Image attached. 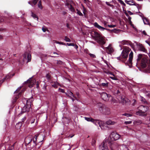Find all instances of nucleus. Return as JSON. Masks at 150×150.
<instances>
[{"instance_id":"16","label":"nucleus","mask_w":150,"mask_h":150,"mask_svg":"<svg viewBox=\"0 0 150 150\" xmlns=\"http://www.w3.org/2000/svg\"><path fill=\"white\" fill-rule=\"evenodd\" d=\"M105 49L106 52L109 54H111L114 51L111 44H110L108 47H105Z\"/></svg>"},{"instance_id":"29","label":"nucleus","mask_w":150,"mask_h":150,"mask_svg":"<svg viewBox=\"0 0 150 150\" xmlns=\"http://www.w3.org/2000/svg\"><path fill=\"white\" fill-rule=\"evenodd\" d=\"M144 23L145 24H149V19L146 18H143Z\"/></svg>"},{"instance_id":"60","label":"nucleus","mask_w":150,"mask_h":150,"mask_svg":"<svg viewBox=\"0 0 150 150\" xmlns=\"http://www.w3.org/2000/svg\"><path fill=\"white\" fill-rule=\"evenodd\" d=\"M74 48L76 49H77L78 48V45L76 44H74Z\"/></svg>"},{"instance_id":"28","label":"nucleus","mask_w":150,"mask_h":150,"mask_svg":"<svg viewBox=\"0 0 150 150\" xmlns=\"http://www.w3.org/2000/svg\"><path fill=\"white\" fill-rule=\"evenodd\" d=\"M22 125V122H17L16 125V127L17 129H20Z\"/></svg>"},{"instance_id":"51","label":"nucleus","mask_w":150,"mask_h":150,"mask_svg":"<svg viewBox=\"0 0 150 150\" xmlns=\"http://www.w3.org/2000/svg\"><path fill=\"white\" fill-rule=\"evenodd\" d=\"M146 125L149 128V129H150V122H148V124H146Z\"/></svg>"},{"instance_id":"1","label":"nucleus","mask_w":150,"mask_h":150,"mask_svg":"<svg viewBox=\"0 0 150 150\" xmlns=\"http://www.w3.org/2000/svg\"><path fill=\"white\" fill-rule=\"evenodd\" d=\"M98 106L100 112L105 115H109L110 113V109L105 105L101 103L98 104Z\"/></svg>"},{"instance_id":"23","label":"nucleus","mask_w":150,"mask_h":150,"mask_svg":"<svg viewBox=\"0 0 150 150\" xmlns=\"http://www.w3.org/2000/svg\"><path fill=\"white\" fill-rule=\"evenodd\" d=\"M39 0H32L28 2V4L31 5L32 6H34L37 3V2Z\"/></svg>"},{"instance_id":"59","label":"nucleus","mask_w":150,"mask_h":150,"mask_svg":"<svg viewBox=\"0 0 150 150\" xmlns=\"http://www.w3.org/2000/svg\"><path fill=\"white\" fill-rule=\"evenodd\" d=\"M142 33L144 35H147V34L146 32V31H145V30H144L143 32H142Z\"/></svg>"},{"instance_id":"21","label":"nucleus","mask_w":150,"mask_h":150,"mask_svg":"<svg viewBox=\"0 0 150 150\" xmlns=\"http://www.w3.org/2000/svg\"><path fill=\"white\" fill-rule=\"evenodd\" d=\"M128 54V52L125 51H124L123 50L122 53L121 57L124 59H126L127 57Z\"/></svg>"},{"instance_id":"12","label":"nucleus","mask_w":150,"mask_h":150,"mask_svg":"<svg viewBox=\"0 0 150 150\" xmlns=\"http://www.w3.org/2000/svg\"><path fill=\"white\" fill-rule=\"evenodd\" d=\"M111 150H115L117 148L118 146L116 143H112L109 141H107Z\"/></svg>"},{"instance_id":"13","label":"nucleus","mask_w":150,"mask_h":150,"mask_svg":"<svg viewBox=\"0 0 150 150\" xmlns=\"http://www.w3.org/2000/svg\"><path fill=\"white\" fill-rule=\"evenodd\" d=\"M107 143V142H106V141L105 142L104 141L101 143L99 146L100 150H105V149L109 150L108 146H106Z\"/></svg>"},{"instance_id":"27","label":"nucleus","mask_w":150,"mask_h":150,"mask_svg":"<svg viewBox=\"0 0 150 150\" xmlns=\"http://www.w3.org/2000/svg\"><path fill=\"white\" fill-rule=\"evenodd\" d=\"M51 83L53 84L52 85V87L54 88H57V86L59 84V83L57 81L52 82Z\"/></svg>"},{"instance_id":"46","label":"nucleus","mask_w":150,"mask_h":150,"mask_svg":"<svg viewBox=\"0 0 150 150\" xmlns=\"http://www.w3.org/2000/svg\"><path fill=\"white\" fill-rule=\"evenodd\" d=\"M67 45L68 46H74V44L73 43H67Z\"/></svg>"},{"instance_id":"20","label":"nucleus","mask_w":150,"mask_h":150,"mask_svg":"<svg viewBox=\"0 0 150 150\" xmlns=\"http://www.w3.org/2000/svg\"><path fill=\"white\" fill-rule=\"evenodd\" d=\"M14 75V74H8V75H6V76L5 78H4L3 79H2L1 81V82H4V80H5L6 79L7 80L8 79H9L10 78L12 77Z\"/></svg>"},{"instance_id":"64","label":"nucleus","mask_w":150,"mask_h":150,"mask_svg":"<svg viewBox=\"0 0 150 150\" xmlns=\"http://www.w3.org/2000/svg\"><path fill=\"white\" fill-rule=\"evenodd\" d=\"M64 93L66 94V95L67 96H68V97H69V96H70L69 95V93L68 94V93H65H65Z\"/></svg>"},{"instance_id":"33","label":"nucleus","mask_w":150,"mask_h":150,"mask_svg":"<svg viewBox=\"0 0 150 150\" xmlns=\"http://www.w3.org/2000/svg\"><path fill=\"white\" fill-rule=\"evenodd\" d=\"M64 40L67 42H70L71 41L70 39L67 36L64 37Z\"/></svg>"},{"instance_id":"37","label":"nucleus","mask_w":150,"mask_h":150,"mask_svg":"<svg viewBox=\"0 0 150 150\" xmlns=\"http://www.w3.org/2000/svg\"><path fill=\"white\" fill-rule=\"evenodd\" d=\"M76 11H77V13L79 16H83V14L80 11H79V10L77 9L76 10Z\"/></svg>"},{"instance_id":"15","label":"nucleus","mask_w":150,"mask_h":150,"mask_svg":"<svg viewBox=\"0 0 150 150\" xmlns=\"http://www.w3.org/2000/svg\"><path fill=\"white\" fill-rule=\"evenodd\" d=\"M33 139V137L31 136H27L25 139V144H31L32 143V140Z\"/></svg>"},{"instance_id":"32","label":"nucleus","mask_w":150,"mask_h":150,"mask_svg":"<svg viewBox=\"0 0 150 150\" xmlns=\"http://www.w3.org/2000/svg\"><path fill=\"white\" fill-rule=\"evenodd\" d=\"M15 143H14L13 145L9 146L8 148L7 149L8 150H12L14 149V146L15 144Z\"/></svg>"},{"instance_id":"9","label":"nucleus","mask_w":150,"mask_h":150,"mask_svg":"<svg viewBox=\"0 0 150 150\" xmlns=\"http://www.w3.org/2000/svg\"><path fill=\"white\" fill-rule=\"evenodd\" d=\"M101 98L104 101H108L109 100V98L112 97L109 94H108L106 93L103 92L101 94Z\"/></svg>"},{"instance_id":"56","label":"nucleus","mask_w":150,"mask_h":150,"mask_svg":"<svg viewBox=\"0 0 150 150\" xmlns=\"http://www.w3.org/2000/svg\"><path fill=\"white\" fill-rule=\"evenodd\" d=\"M125 14L127 16H129V17H128L129 20H131V17H130V16H129V15H128V14L127 13H125Z\"/></svg>"},{"instance_id":"6","label":"nucleus","mask_w":150,"mask_h":150,"mask_svg":"<svg viewBox=\"0 0 150 150\" xmlns=\"http://www.w3.org/2000/svg\"><path fill=\"white\" fill-rule=\"evenodd\" d=\"M93 25L96 28L102 30H105L108 31L110 32L111 33L114 32L115 33H117L119 31L116 28H115L113 30H111L110 29L105 28L99 25L98 24V23L97 22L94 23Z\"/></svg>"},{"instance_id":"49","label":"nucleus","mask_w":150,"mask_h":150,"mask_svg":"<svg viewBox=\"0 0 150 150\" xmlns=\"http://www.w3.org/2000/svg\"><path fill=\"white\" fill-rule=\"evenodd\" d=\"M106 3V4L108 6H110V7H112V6H113L110 4L109 2H105Z\"/></svg>"},{"instance_id":"35","label":"nucleus","mask_w":150,"mask_h":150,"mask_svg":"<svg viewBox=\"0 0 150 150\" xmlns=\"http://www.w3.org/2000/svg\"><path fill=\"white\" fill-rule=\"evenodd\" d=\"M122 115L126 116L127 117H130L132 116V114L127 113H125L124 114H123Z\"/></svg>"},{"instance_id":"34","label":"nucleus","mask_w":150,"mask_h":150,"mask_svg":"<svg viewBox=\"0 0 150 150\" xmlns=\"http://www.w3.org/2000/svg\"><path fill=\"white\" fill-rule=\"evenodd\" d=\"M32 16L34 18H37V20H38V17L33 12H32Z\"/></svg>"},{"instance_id":"57","label":"nucleus","mask_w":150,"mask_h":150,"mask_svg":"<svg viewBox=\"0 0 150 150\" xmlns=\"http://www.w3.org/2000/svg\"><path fill=\"white\" fill-rule=\"evenodd\" d=\"M107 22L106 21H104V26L105 27H106L107 26H108V25H107Z\"/></svg>"},{"instance_id":"43","label":"nucleus","mask_w":150,"mask_h":150,"mask_svg":"<svg viewBox=\"0 0 150 150\" xmlns=\"http://www.w3.org/2000/svg\"><path fill=\"white\" fill-rule=\"evenodd\" d=\"M27 116H28V115H27L26 116H24L22 119V121L21 122H24L26 119Z\"/></svg>"},{"instance_id":"61","label":"nucleus","mask_w":150,"mask_h":150,"mask_svg":"<svg viewBox=\"0 0 150 150\" xmlns=\"http://www.w3.org/2000/svg\"><path fill=\"white\" fill-rule=\"evenodd\" d=\"M42 30L44 32H45L46 30V29L43 28H42Z\"/></svg>"},{"instance_id":"42","label":"nucleus","mask_w":150,"mask_h":150,"mask_svg":"<svg viewBox=\"0 0 150 150\" xmlns=\"http://www.w3.org/2000/svg\"><path fill=\"white\" fill-rule=\"evenodd\" d=\"M55 42L59 44H61V45H65V43H64L63 42H58L57 41H55Z\"/></svg>"},{"instance_id":"54","label":"nucleus","mask_w":150,"mask_h":150,"mask_svg":"<svg viewBox=\"0 0 150 150\" xmlns=\"http://www.w3.org/2000/svg\"><path fill=\"white\" fill-rule=\"evenodd\" d=\"M117 101L115 100V99H112V103H117Z\"/></svg>"},{"instance_id":"55","label":"nucleus","mask_w":150,"mask_h":150,"mask_svg":"<svg viewBox=\"0 0 150 150\" xmlns=\"http://www.w3.org/2000/svg\"><path fill=\"white\" fill-rule=\"evenodd\" d=\"M69 98L71 99L72 100L73 102H74V100H75V99L72 96H69Z\"/></svg>"},{"instance_id":"39","label":"nucleus","mask_w":150,"mask_h":150,"mask_svg":"<svg viewBox=\"0 0 150 150\" xmlns=\"http://www.w3.org/2000/svg\"><path fill=\"white\" fill-rule=\"evenodd\" d=\"M88 52H88H86V53L88 54L91 57L93 58H95L96 57V56L95 55H94L93 54L90 53H89Z\"/></svg>"},{"instance_id":"18","label":"nucleus","mask_w":150,"mask_h":150,"mask_svg":"<svg viewBox=\"0 0 150 150\" xmlns=\"http://www.w3.org/2000/svg\"><path fill=\"white\" fill-rule=\"evenodd\" d=\"M125 2L127 4H129L130 6L134 5L137 6L138 5L136 3L135 1L132 0L128 1L127 0H125Z\"/></svg>"},{"instance_id":"8","label":"nucleus","mask_w":150,"mask_h":150,"mask_svg":"<svg viewBox=\"0 0 150 150\" xmlns=\"http://www.w3.org/2000/svg\"><path fill=\"white\" fill-rule=\"evenodd\" d=\"M32 101V100L30 99L27 100V104L26 105H25L22 109V112L21 113V114H19V115H21L23 113L25 112H28L30 108V105H28V104L29 103V105H30V104L31 103V102Z\"/></svg>"},{"instance_id":"30","label":"nucleus","mask_w":150,"mask_h":150,"mask_svg":"<svg viewBox=\"0 0 150 150\" xmlns=\"http://www.w3.org/2000/svg\"><path fill=\"white\" fill-rule=\"evenodd\" d=\"M143 58V54H139L138 56V58L137 59V62H140L141 59H142Z\"/></svg>"},{"instance_id":"62","label":"nucleus","mask_w":150,"mask_h":150,"mask_svg":"<svg viewBox=\"0 0 150 150\" xmlns=\"http://www.w3.org/2000/svg\"><path fill=\"white\" fill-rule=\"evenodd\" d=\"M128 13L130 15H132L133 14V13L130 11H128Z\"/></svg>"},{"instance_id":"4","label":"nucleus","mask_w":150,"mask_h":150,"mask_svg":"<svg viewBox=\"0 0 150 150\" xmlns=\"http://www.w3.org/2000/svg\"><path fill=\"white\" fill-rule=\"evenodd\" d=\"M35 82L36 83V88H38L39 87V85L40 82L39 81L36 82V80L34 79H32L31 78H30L25 82L24 84L27 85V86H28L29 88H31L35 84Z\"/></svg>"},{"instance_id":"53","label":"nucleus","mask_w":150,"mask_h":150,"mask_svg":"<svg viewBox=\"0 0 150 150\" xmlns=\"http://www.w3.org/2000/svg\"><path fill=\"white\" fill-rule=\"evenodd\" d=\"M65 5L68 7V6H70V5H71V4H70L69 3L67 2L65 4Z\"/></svg>"},{"instance_id":"44","label":"nucleus","mask_w":150,"mask_h":150,"mask_svg":"<svg viewBox=\"0 0 150 150\" xmlns=\"http://www.w3.org/2000/svg\"><path fill=\"white\" fill-rule=\"evenodd\" d=\"M141 101L144 103H147L146 101V100L145 99L143 98H142L141 99Z\"/></svg>"},{"instance_id":"40","label":"nucleus","mask_w":150,"mask_h":150,"mask_svg":"<svg viewBox=\"0 0 150 150\" xmlns=\"http://www.w3.org/2000/svg\"><path fill=\"white\" fill-rule=\"evenodd\" d=\"M21 88V87L19 88H18V89H17L14 92L15 94H17L20 91V90Z\"/></svg>"},{"instance_id":"45","label":"nucleus","mask_w":150,"mask_h":150,"mask_svg":"<svg viewBox=\"0 0 150 150\" xmlns=\"http://www.w3.org/2000/svg\"><path fill=\"white\" fill-rule=\"evenodd\" d=\"M68 93L69 94V95H70L71 96H72V97L74 95L73 94V93L71 91H69L68 92Z\"/></svg>"},{"instance_id":"58","label":"nucleus","mask_w":150,"mask_h":150,"mask_svg":"<svg viewBox=\"0 0 150 150\" xmlns=\"http://www.w3.org/2000/svg\"><path fill=\"white\" fill-rule=\"evenodd\" d=\"M132 101H134V102H133V103L132 104V105H135L136 102V100H135V99H133V100H132Z\"/></svg>"},{"instance_id":"22","label":"nucleus","mask_w":150,"mask_h":150,"mask_svg":"<svg viewBox=\"0 0 150 150\" xmlns=\"http://www.w3.org/2000/svg\"><path fill=\"white\" fill-rule=\"evenodd\" d=\"M121 44L123 45H129L131 46L133 45L131 41L126 40H123L121 42Z\"/></svg>"},{"instance_id":"17","label":"nucleus","mask_w":150,"mask_h":150,"mask_svg":"<svg viewBox=\"0 0 150 150\" xmlns=\"http://www.w3.org/2000/svg\"><path fill=\"white\" fill-rule=\"evenodd\" d=\"M84 119L88 121L91 122H94L95 121H98V122H103V121L99 119H95L91 117H84Z\"/></svg>"},{"instance_id":"52","label":"nucleus","mask_w":150,"mask_h":150,"mask_svg":"<svg viewBox=\"0 0 150 150\" xmlns=\"http://www.w3.org/2000/svg\"><path fill=\"white\" fill-rule=\"evenodd\" d=\"M110 78L113 80H117V79L116 77H110Z\"/></svg>"},{"instance_id":"31","label":"nucleus","mask_w":150,"mask_h":150,"mask_svg":"<svg viewBox=\"0 0 150 150\" xmlns=\"http://www.w3.org/2000/svg\"><path fill=\"white\" fill-rule=\"evenodd\" d=\"M38 6L40 9H42L43 7L42 5V2L41 0H40L39 1L38 4Z\"/></svg>"},{"instance_id":"11","label":"nucleus","mask_w":150,"mask_h":150,"mask_svg":"<svg viewBox=\"0 0 150 150\" xmlns=\"http://www.w3.org/2000/svg\"><path fill=\"white\" fill-rule=\"evenodd\" d=\"M23 61L25 62L27 59V62H28L31 61V56L30 53L25 52L23 55Z\"/></svg>"},{"instance_id":"7","label":"nucleus","mask_w":150,"mask_h":150,"mask_svg":"<svg viewBox=\"0 0 150 150\" xmlns=\"http://www.w3.org/2000/svg\"><path fill=\"white\" fill-rule=\"evenodd\" d=\"M95 124L98 125L102 129H105L107 128H109L108 125H113L115 122H94Z\"/></svg>"},{"instance_id":"19","label":"nucleus","mask_w":150,"mask_h":150,"mask_svg":"<svg viewBox=\"0 0 150 150\" xmlns=\"http://www.w3.org/2000/svg\"><path fill=\"white\" fill-rule=\"evenodd\" d=\"M139 49L141 51L146 52L147 51L146 50L144 46L142 44H139L138 45Z\"/></svg>"},{"instance_id":"63","label":"nucleus","mask_w":150,"mask_h":150,"mask_svg":"<svg viewBox=\"0 0 150 150\" xmlns=\"http://www.w3.org/2000/svg\"><path fill=\"white\" fill-rule=\"evenodd\" d=\"M4 21V19L3 18H0V23Z\"/></svg>"},{"instance_id":"24","label":"nucleus","mask_w":150,"mask_h":150,"mask_svg":"<svg viewBox=\"0 0 150 150\" xmlns=\"http://www.w3.org/2000/svg\"><path fill=\"white\" fill-rule=\"evenodd\" d=\"M147 60L145 57H143L141 60V64L144 67L146 65V63H147Z\"/></svg>"},{"instance_id":"38","label":"nucleus","mask_w":150,"mask_h":150,"mask_svg":"<svg viewBox=\"0 0 150 150\" xmlns=\"http://www.w3.org/2000/svg\"><path fill=\"white\" fill-rule=\"evenodd\" d=\"M46 77L48 80H50L51 79V75L49 73H48L46 74Z\"/></svg>"},{"instance_id":"41","label":"nucleus","mask_w":150,"mask_h":150,"mask_svg":"<svg viewBox=\"0 0 150 150\" xmlns=\"http://www.w3.org/2000/svg\"><path fill=\"white\" fill-rule=\"evenodd\" d=\"M37 137H36L35 139V140L34 139H33V141H32V143L31 144H34L33 145V146H34L35 145H36V142H35V141H36V139H37Z\"/></svg>"},{"instance_id":"5","label":"nucleus","mask_w":150,"mask_h":150,"mask_svg":"<svg viewBox=\"0 0 150 150\" xmlns=\"http://www.w3.org/2000/svg\"><path fill=\"white\" fill-rule=\"evenodd\" d=\"M94 33L95 40L98 43L102 45L105 43L104 38L100 34L96 32Z\"/></svg>"},{"instance_id":"36","label":"nucleus","mask_w":150,"mask_h":150,"mask_svg":"<svg viewBox=\"0 0 150 150\" xmlns=\"http://www.w3.org/2000/svg\"><path fill=\"white\" fill-rule=\"evenodd\" d=\"M68 8L72 11H74V9L71 5H70V6H68Z\"/></svg>"},{"instance_id":"26","label":"nucleus","mask_w":150,"mask_h":150,"mask_svg":"<svg viewBox=\"0 0 150 150\" xmlns=\"http://www.w3.org/2000/svg\"><path fill=\"white\" fill-rule=\"evenodd\" d=\"M106 83H100V86H102L103 88H107L108 86V83L106 81H105Z\"/></svg>"},{"instance_id":"2","label":"nucleus","mask_w":150,"mask_h":150,"mask_svg":"<svg viewBox=\"0 0 150 150\" xmlns=\"http://www.w3.org/2000/svg\"><path fill=\"white\" fill-rule=\"evenodd\" d=\"M138 111L136 112L137 115L142 116H146L147 115L146 111L149 109V108L146 106L140 105L138 108Z\"/></svg>"},{"instance_id":"14","label":"nucleus","mask_w":150,"mask_h":150,"mask_svg":"<svg viewBox=\"0 0 150 150\" xmlns=\"http://www.w3.org/2000/svg\"><path fill=\"white\" fill-rule=\"evenodd\" d=\"M22 92V91H21L18 94L14 95L13 98L12 103L13 104L15 103L17 100L21 96Z\"/></svg>"},{"instance_id":"3","label":"nucleus","mask_w":150,"mask_h":150,"mask_svg":"<svg viewBox=\"0 0 150 150\" xmlns=\"http://www.w3.org/2000/svg\"><path fill=\"white\" fill-rule=\"evenodd\" d=\"M115 94L117 95V99H118L120 102L122 103L123 105H128L129 104V100L127 98H123L120 96V93L118 90H117L115 91Z\"/></svg>"},{"instance_id":"10","label":"nucleus","mask_w":150,"mask_h":150,"mask_svg":"<svg viewBox=\"0 0 150 150\" xmlns=\"http://www.w3.org/2000/svg\"><path fill=\"white\" fill-rule=\"evenodd\" d=\"M110 136L112 140H116L119 139L121 136L118 133L113 132L111 133Z\"/></svg>"},{"instance_id":"47","label":"nucleus","mask_w":150,"mask_h":150,"mask_svg":"<svg viewBox=\"0 0 150 150\" xmlns=\"http://www.w3.org/2000/svg\"><path fill=\"white\" fill-rule=\"evenodd\" d=\"M59 90L60 92H62L63 93H65L64 90V89L59 88Z\"/></svg>"},{"instance_id":"25","label":"nucleus","mask_w":150,"mask_h":150,"mask_svg":"<svg viewBox=\"0 0 150 150\" xmlns=\"http://www.w3.org/2000/svg\"><path fill=\"white\" fill-rule=\"evenodd\" d=\"M133 57V52L131 51L129 55V64H132V61Z\"/></svg>"},{"instance_id":"50","label":"nucleus","mask_w":150,"mask_h":150,"mask_svg":"<svg viewBox=\"0 0 150 150\" xmlns=\"http://www.w3.org/2000/svg\"><path fill=\"white\" fill-rule=\"evenodd\" d=\"M76 95L78 98H80V95L78 92H76Z\"/></svg>"},{"instance_id":"48","label":"nucleus","mask_w":150,"mask_h":150,"mask_svg":"<svg viewBox=\"0 0 150 150\" xmlns=\"http://www.w3.org/2000/svg\"><path fill=\"white\" fill-rule=\"evenodd\" d=\"M108 26L110 28H114V27H116V25H108Z\"/></svg>"}]
</instances>
